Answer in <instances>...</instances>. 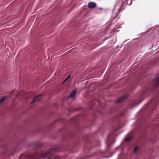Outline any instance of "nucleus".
Wrapping results in <instances>:
<instances>
[{"label": "nucleus", "instance_id": "6e6552de", "mask_svg": "<svg viewBox=\"0 0 159 159\" xmlns=\"http://www.w3.org/2000/svg\"><path fill=\"white\" fill-rule=\"evenodd\" d=\"M147 92H148V91H145L143 92L142 93V96H146V95H147V96L148 95H149V94H147Z\"/></svg>", "mask_w": 159, "mask_h": 159}, {"label": "nucleus", "instance_id": "4468645a", "mask_svg": "<svg viewBox=\"0 0 159 159\" xmlns=\"http://www.w3.org/2000/svg\"><path fill=\"white\" fill-rule=\"evenodd\" d=\"M70 74L69 76L67 77H68V78H69V77H70Z\"/></svg>", "mask_w": 159, "mask_h": 159}, {"label": "nucleus", "instance_id": "2eb2a0df", "mask_svg": "<svg viewBox=\"0 0 159 159\" xmlns=\"http://www.w3.org/2000/svg\"><path fill=\"white\" fill-rule=\"evenodd\" d=\"M21 156H22V155H21V156H20V158H21Z\"/></svg>", "mask_w": 159, "mask_h": 159}, {"label": "nucleus", "instance_id": "423d86ee", "mask_svg": "<svg viewBox=\"0 0 159 159\" xmlns=\"http://www.w3.org/2000/svg\"><path fill=\"white\" fill-rule=\"evenodd\" d=\"M76 90H73L70 94V95L68 96V98H73L76 95Z\"/></svg>", "mask_w": 159, "mask_h": 159}, {"label": "nucleus", "instance_id": "39448f33", "mask_svg": "<svg viewBox=\"0 0 159 159\" xmlns=\"http://www.w3.org/2000/svg\"><path fill=\"white\" fill-rule=\"evenodd\" d=\"M96 4L95 3L93 2H89L88 5V7L89 8L92 9L95 8L96 7Z\"/></svg>", "mask_w": 159, "mask_h": 159}, {"label": "nucleus", "instance_id": "9b49d317", "mask_svg": "<svg viewBox=\"0 0 159 159\" xmlns=\"http://www.w3.org/2000/svg\"><path fill=\"white\" fill-rule=\"evenodd\" d=\"M138 147L137 146H136L135 147V148L134 149V153H136V152H137V149H138Z\"/></svg>", "mask_w": 159, "mask_h": 159}, {"label": "nucleus", "instance_id": "7ed1b4c3", "mask_svg": "<svg viewBox=\"0 0 159 159\" xmlns=\"http://www.w3.org/2000/svg\"><path fill=\"white\" fill-rule=\"evenodd\" d=\"M154 84L153 87L156 88L157 86L159 85V74L158 77L153 80Z\"/></svg>", "mask_w": 159, "mask_h": 159}, {"label": "nucleus", "instance_id": "f257e3e1", "mask_svg": "<svg viewBox=\"0 0 159 159\" xmlns=\"http://www.w3.org/2000/svg\"><path fill=\"white\" fill-rule=\"evenodd\" d=\"M58 150L57 148H52L50 150L48 151L41 153L39 157L43 158H47V159H52V158H54V159H60L61 158L57 156H54L53 153L57 152Z\"/></svg>", "mask_w": 159, "mask_h": 159}, {"label": "nucleus", "instance_id": "20e7f679", "mask_svg": "<svg viewBox=\"0 0 159 159\" xmlns=\"http://www.w3.org/2000/svg\"><path fill=\"white\" fill-rule=\"evenodd\" d=\"M127 98V97L126 95L122 96L116 101V103H119L122 102Z\"/></svg>", "mask_w": 159, "mask_h": 159}, {"label": "nucleus", "instance_id": "f03ea898", "mask_svg": "<svg viewBox=\"0 0 159 159\" xmlns=\"http://www.w3.org/2000/svg\"><path fill=\"white\" fill-rule=\"evenodd\" d=\"M42 95L41 94H39L38 95L34 98L32 101L31 102V103L32 104L33 103H35L38 101L40 100L41 97H42Z\"/></svg>", "mask_w": 159, "mask_h": 159}, {"label": "nucleus", "instance_id": "9d476101", "mask_svg": "<svg viewBox=\"0 0 159 159\" xmlns=\"http://www.w3.org/2000/svg\"><path fill=\"white\" fill-rule=\"evenodd\" d=\"M6 97H2L0 100V103L3 102Z\"/></svg>", "mask_w": 159, "mask_h": 159}, {"label": "nucleus", "instance_id": "1a4fd4ad", "mask_svg": "<svg viewBox=\"0 0 159 159\" xmlns=\"http://www.w3.org/2000/svg\"><path fill=\"white\" fill-rule=\"evenodd\" d=\"M132 138V137L130 136V137H128L127 138H126L125 139V141H126V142H128L130 140V139Z\"/></svg>", "mask_w": 159, "mask_h": 159}, {"label": "nucleus", "instance_id": "f8f14e48", "mask_svg": "<svg viewBox=\"0 0 159 159\" xmlns=\"http://www.w3.org/2000/svg\"><path fill=\"white\" fill-rule=\"evenodd\" d=\"M122 11V10H121V7H120V8L118 10V13L120 12L121 11Z\"/></svg>", "mask_w": 159, "mask_h": 159}, {"label": "nucleus", "instance_id": "0eeeda50", "mask_svg": "<svg viewBox=\"0 0 159 159\" xmlns=\"http://www.w3.org/2000/svg\"><path fill=\"white\" fill-rule=\"evenodd\" d=\"M27 157L29 159H34L36 158L35 156L31 154L28 155Z\"/></svg>", "mask_w": 159, "mask_h": 159}, {"label": "nucleus", "instance_id": "ddd939ff", "mask_svg": "<svg viewBox=\"0 0 159 159\" xmlns=\"http://www.w3.org/2000/svg\"><path fill=\"white\" fill-rule=\"evenodd\" d=\"M68 77H67L66 79L65 80V81H64V82H65L66 81V80H68Z\"/></svg>", "mask_w": 159, "mask_h": 159}]
</instances>
